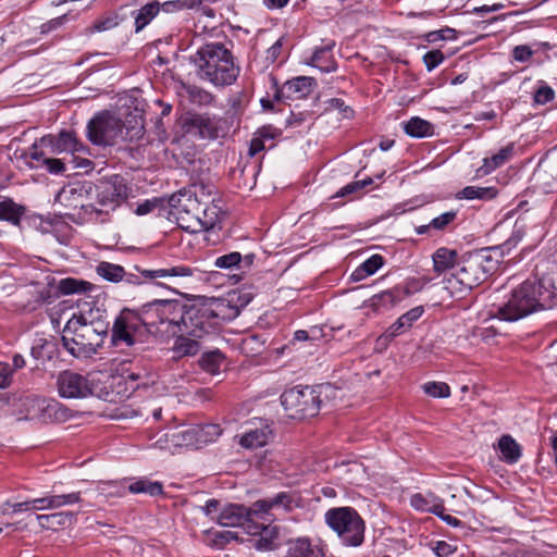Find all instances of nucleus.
Returning <instances> with one entry per match:
<instances>
[{"label":"nucleus","instance_id":"48","mask_svg":"<svg viewBox=\"0 0 557 557\" xmlns=\"http://www.w3.org/2000/svg\"><path fill=\"white\" fill-rule=\"evenodd\" d=\"M457 216V212L451 210V211H447L436 218H434L432 221H431V226L433 230H436V231H443L445 230L450 223H453L455 221Z\"/></svg>","mask_w":557,"mask_h":557},{"label":"nucleus","instance_id":"29","mask_svg":"<svg viewBox=\"0 0 557 557\" xmlns=\"http://www.w3.org/2000/svg\"><path fill=\"white\" fill-rule=\"evenodd\" d=\"M497 447L500 451V459L507 463H516L521 457V446L511 435H503L498 440Z\"/></svg>","mask_w":557,"mask_h":557},{"label":"nucleus","instance_id":"15","mask_svg":"<svg viewBox=\"0 0 557 557\" xmlns=\"http://www.w3.org/2000/svg\"><path fill=\"white\" fill-rule=\"evenodd\" d=\"M218 523L222 527H242L248 534L257 535L260 525L248 521V509L244 505L230 504L224 507L218 516Z\"/></svg>","mask_w":557,"mask_h":557},{"label":"nucleus","instance_id":"24","mask_svg":"<svg viewBox=\"0 0 557 557\" xmlns=\"http://www.w3.org/2000/svg\"><path fill=\"white\" fill-rule=\"evenodd\" d=\"M194 425L188 426H177L171 433H166L165 436L168 442L171 443L173 447H196L197 441L195 435Z\"/></svg>","mask_w":557,"mask_h":557},{"label":"nucleus","instance_id":"30","mask_svg":"<svg viewBox=\"0 0 557 557\" xmlns=\"http://www.w3.org/2000/svg\"><path fill=\"white\" fill-rule=\"evenodd\" d=\"M260 525V530L257 534L259 539L253 541V547L258 550H272L276 547L275 541L278 536V530L273 525Z\"/></svg>","mask_w":557,"mask_h":557},{"label":"nucleus","instance_id":"5","mask_svg":"<svg viewBox=\"0 0 557 557\" xmlns=\"http://www.w3.org/2000/svg\"><path fill=\"white\" fill-rule=\"evenodd\" d=\"M191 63L202 81L215 87L232 85L238 77L240 69L234 62L232 52L221 42H210L201 46L194 55Z\"/></svg>","mask_w":557,"mask_h":557},{"label":"nucleus","instance_id":"27","mask_svg":"<svg viewBox=\"0 0 557 557\" xmlns=\"http://www.w3.org/2000/svg\"><path fill=\"white\" fill-rule=\"evenodd\" d=\"M160 13L159 1L153 0L132 12L135 32L143 30Z\"/></svg>","mask_w":557,"mask_h":557},{"label":"nucleus","instance_id":"13","mask_svg":"<svg viewBox=\"0 0 557 557\" xmlns=\"http://www.w3.org/2000/svg\"><path fill=\"white\" fill-rule=\"evenodd\" d=\"M88 374L83 375L70 370L58 374L57 387L62 398L76 399L89 397L90 389H88Z\"/></svg>","mask_w":557,"mask_h":557},{"label":"nucleus","instance_id":"32","mask_svg":"<svg viewBox=\"0 0 557 557\" xmlns=\"http://www.w3.org/2000/svg\"><path fill=\"white\" fill-rule=\"evenodd\" d=\"M215 0H171L159 2L160 12L175 13L183 10L198 9L202 3H213Z\"/></svg>","mask_w":557,"mask_h":557},{"label":"nucleus","instance_id":"59","mask_svg":"<svg viewBox=\"0 0 557 557\" xmlns=\"http://www.w3.org/2000/svg\"><path fill=\"white\" fill-rule=\"evenodd\" d=\"M183 191L197 193L200 200L213 201L211 199L212 188L210 186H205L203 184H195L191 188L184 189Z\"/></svg>","mask_w":557,"mask_h":557},{"label":"nucleus","instance_id":"11","mask_svg":"<svg viewBox=\"0 0 557 557\" xmlns=\"http://www.w3.org/2000/svg\"><path fill=\"white\" fill-rule=\"evenodd\" d=\"M123 374H115L111 372H91L88 373V389L89 396H95L99 399L115 403L119 398L127 395L128 387H123Z\"/></svg>","mask_w":557,"mask_h":557},{"label":"nucleus","instance_id":"42","mask_svg":"<svg viewBox=\"0 0 557 557\" xmlns=\"http://www.w3.org/2000/svg\"><path fill=\"white\" fill-rule=\"evenodd\" d=\"M496 191L492 187L467 186L459 194V198L465 199H492Z\"/></svg>","mask_w":557,"mask_h":557},{"label":"nucleus","instance_id":"62","mask_svg":"<svg viewBox=\"0 0 557 557\" xmlns=\"http://www.w3.org/2000/svg\"><path fill=\"white\" fill-rule=\"evenodd\" d=\"M423 313L422 307H414L404 313L400 319L405 323V327H410L414 321H417Z\"/></svg>","mask_w":557,"mask_h":557},{"label":"nucleus","instance_id":"14","mask_svg":"<svg viewBox=\"0 0 557 557\" xmlns=\"http://www.w3.org/2000/svg\"><path fill=\"white\" fill-rule=\"evenodd\" d=\"M533 181L544 193L557 190V148L540 161L533 173Z\"/></svg>","mask_w":557,"mask_h":557},{"label":"nucleus","instance_id":"23","mask_svg":"<svg viewBox=\"0 0 557 557\" xmlns=\"http://www.w3.org/2000/svg\"><path fill=\"white\" fill-rule=\"evenodd\" d=\"M200 338L201 337H193L188 334L180 333L172 347L175 358L197 355L200 350Z\"/></svg>","mask_w":557,"mask_h":557},{"label":"nucleus","instance_id":"53","mask_svg":"<svg viewBox=\"0 0 557 557\" xmlns=\"http://www.w3.org/2000/svg\"><path fill=\"white\" fill-rule=\"evenodd\" d=\"M444 61V54L440 50H432L424 54L423 62L428 71L434 70Z\"/></svg>","mask_w":557,"mask_h":557},{"label":"nucleus","instance_id":"26","mask_svg":"<svg viewBox=\"0 0 557 557\" xmlns=\"http://www.w3.org/2000/svg\"><path fill=\"white\" fill-rule=\"evenodd\" d=\"M271 435L272 431L269 425H262L261 428L247 431L240 437L239 444L250 449L259 448L268 444Z\"/></svg>","mask_w":557,"mask_h":557},{"label":"nucleus","instance_id":"56","mask_svg":"<svg viewBox=\"0 0 557 557\" xmlns=\"http://www.w3.org/2000/svg\"><path fill=\"white\" fill-rule=\"evenodd\" d=\"M533 50L527 45L516 46L512 50V57L518 62H527L533 55Z\"/></svg>","mask_w":557,"mask_h":557},{"label":"nucleus","instance_id":"36","mask_svg":"<svg viewBox=\"0 0 557 557\" xmlns=\"http://www.w3.org/2000/svg\"><path fill=\"white\" fill-rule=\"evenodd\" d=\"M127 490L134 494H147L150 496H157L162 494L163 486L158 481H150L148 479H140L128 485Z\"/></svg>","mask_w":557,"mask_h":557},{"label":"nucleus","instance_id":"50","mask_svg":"<svg viewBox=\"0 0 557 557\" xmlns=\"http://www.w3.org/2000/svg\"><path fill=\"white\" fill-rule=\"evenodd\" d=\"M83 188L82 187H75V186H65L63 187L57 195L55 197V201L60 202V203H65V205H69V206H72L73 202H72V198L78 194L81 195Z\"/></svg>","mask_w":557,"mask_h":557},{"label":"nucleus","instance_id":"45","mask_svg":"<svg viewBox=\"0 0 557 557\" xmlns=\"http://www.w3.org/2000/svg\"><path fill=\"white\" fill-rule=\"evenodd\" d=\"M248 509V521H252L251 517L265 518L270 515L271 506L269 499H259L255 502Z\"/></svg>","mask_w":557,"mask_h":557},{"label":"nucleus","instance_id":"54","mask_svg":"<svg viewBox=\"0 0 557 557\" xmlns=\"http://www.w3.org/2000/svg\"><path fill=\"white\" fill-rule=\"evenodd\" d=\"M42 166H45L51 174H61L66 171L65 161L60 159H42Z\"/></svg>","mask_w":557,"mask_h":557},{"label":"nucleus","instance_id":"28","mask_svg":"<svg viewBox=\"0 0 557 557\" xmlns=\"http://www.w3.org/2000/svg\"><path fill=\"white\" fill-rule=\"evenodd\" d=\"M36 519L42 529L57 530L60 527L71 524L75 520L72 511H59L49 515H37Z\"/></svg>","mask_w":557,"mask_h":557},{"label":"nucleus","instance_id":"17","mask_svg":"<svg viewBox=\"0 0 557 557\" xmlns=\"http://www.w3.org/2000/svg\"><path fill=\"white\" fill-rule=\"evenodd\" d=\"M23 406L26 408L28 414L36 416V410L42 411V419L60 420L63 418L64 412L59 403L54 400H46L39 396L26 397Z\"/></svg>","mask_w":557,"mask_h":557},{"label":"nucleus","instance_id":"37","mask_svg":"<svg viewBox=\"0 0 557 557\" xmlns=\"http://www.w3.org/2000/svg\"><path fill=\"white\" fill-rule=\"evenodd\" d=\"M97 273L104 280L113 283L123 281L125 270L123 267L110 262L102 261L97 265Z\"/></svg>","mask_w":557,"mask_h":557},{"label":"nucleus","instance_id":"35","mask_svg":"<svg viewBox=\"0 0 557 557\" xmlns=\"http://www.w3.org/2000/svg\"><path fill=\"white\" fill-rule=\"evenodd\" d=\"M95 286L84 280L67 277L59 282L58 289L63 295H70L75 293H86L94 289Z\"/></svg>","mask_w":557,"mask_h":557},{"label":"nucleus","instance_id":"7","mask_svg":"<svg viewBox=\"0 0 557 557\" xmlns=\"http://www.w3.org/2000/svg\"><path fill=\"white\" fill-rule=\"evenodd\" d=\"M324 519L345 546L357 547L363 543L364 521L354 508H331L325 512Z\"/></svg>","mask_w":557,"mask_h":557},{"label":"nucleus","instance_id":"44","mask_svg":"<svg viewBox=\"0 0 557 557\" xmlns=\"http://www.w3.org/2000/svg\"><path fill=\"white\" fill-rule=\"evenodd\" d=\"M422 388L425 394L432 397L446 398L450 395V388L444 382H428Z\"/></svg>","mask_w":557,"mask_h":557},{"label":"nucleus","instance_id":"43","mask_svg":"<svg viewBox=\"0 0 557 557\" xmlns=\"http://www.w3.org/2000/svg\"><path fill=\"white\" fill-rule=\"evenodd\" d=\"M271 509L280 510L282 509L284 512L292 510L293 505L295 503V498L290 493L281 492L275 496L268 498Z\"/></svg>","mask_w":557,"mask_h":557},{"label":"nucleus","instance_id":"57","mask_svg":"<svg viewBox=\"0 0 557 557\" xmlns=\"http://www.w3.org/2000/svg\"><path fill=\"white\" fill-rule=\"evenodd\" d=\"M327 109L337 110L343 113L344 117H350L352 115V110L345 104V102L339 98H332L327 100Z\"/></svg>","mask_w":557,"mask_h":557},{"label":"nucleus","instance_id":"6","mask_svg":"<svg viewBox=\"0 0 557 557\" xmlns=\"http://www.w3.org/2000/svg\"><path fill=\"white\" fill-rule=\"evenodd\" d=\"M106 330H99L85 310L67 321L62 335L63 347L74 357L87 358L96 354L103 343Z\"/></svg>","mask_w":557,"mask_h":557},{"label":"nucleus","instance_id":"8","mask_svg":"<svg viewBox=\"0 0 557 557\" xmlns=\"http://www.w3.org/2000/svg\"><path fill=\"white\" fill-rule=\"evenodd\" d=\"M323 387L295 386L281 395V404L294 419H306L318 414Z\"/></svg>","mask_w":557,"mask_h":557},{"label":"nucleus","instance_id":"25","mask_svg":"<svg viewBox=\"0 0 557 557\" xmlns=\"http://www.w3.org/2000/svg\"><path fill=\"white\" fill-rule=\"evenodd\" d=\"M434 271L444 273L446 271L454 272L457 261V251L446 247L438 248L432 256Z\"/></svg>","mask_w":557,"mask_h":557},{"label":"nucleus","instance_id":"63","mask_svg":"<svg viewBox=\"0 0 557 557\" xmlns=\"http://www.w3.org/2000/svg\"><path fill=\"white\" fill-rule=\"evenodd\" d=\"M65 18H66V14L55 17V18H52V20L48 21L47 23H44L40 26V33L48 34L49 32L61 27L64 24Z\"/></svg>","mask_w":557,"mask_h":557},{"label":"nucleus","instance_id":"3","mask_svg":"<svg viewBox=\"0 0 557 557\" xmlns=\"http://www.w3.org/2000/svg\"><path fill=\"white\" fill-rule=\"evenodd\" d=\"M554 307L553 292L540 281L527 280L512 289L508 300L492 313L506 322H516Z\"/></svg>","mask_w":557,"mask_h":557},{"label":"nucleus","instance_id":"58","mask_svg":"<svg viewBox=\"0 0 557 557\" xmlns=\"http://www.w3.org/2000/svg\"><path fill=\"white\" fill-rule=\"evenodd\" d=\"M58 508L77 504L82 500L79 492L55 495Z\"/></svg>","mask_w":557,"mask_h":557},{"label":"nucleus","instance_id":"34","mask_svg":"<svg viewBox=\"0 0 557 557\" xmlns=\"http://www.w3.org/2000/svg\"><path fill=\"white\" fill-rule=\"evenodd\" d=\"M197 448L201 445L214 442L222 433V429L219 424H205V425H194Z\"/></svg>","mask_w":557,"mask_h":557},{"label":"nucleus","instance_id":"38","mask_svg":"<svg viewBox=\"0 0 557 557\" xmlns=\"http://www.w3.org/2000/svg\"><path fill=\"white\" fill-rule=\"evenodd\" d=\"M23 213V208L17 206L12 199L5 198L0 201V220L18 224Z\"/></svg>","mask_w":557,"mask_h":557},{"label":"nucleus","instance_id":"61","mask_svg":"<svg viewBox=\"0 0 557 557\" xmlns=\"http://www.w3.org/2000/svg\"><path fill=\"white\" fill-rule=\"evenodd\" d=\"M238 536L233 531H221L214 533L213 542L216 546L223 547L226 543L237 540Z\"/></svg>","mask_w":557,"mask_h":557},{"label":"nucleus","instance_id":"22","mask_svg":"<svg viewBox=\"0 0 557 557\" xmlns=\"http://www.w3.org/2000/svg\"><path fill=\"white\" fill-rule=\"evenodd\" d=\"M50 141L53 143L54 151L57 152H71V156L76 152H85V146L78 141L75 133L69 131H62L59 133L58 137Z\"/></svg>","mask_w":557,"mask_h":557},{"label":"nucleus","instance_id":"20","mask_svg":"<svg viewBox=\"0 0 557 557\" xmlns=\"http://www.w3.org/2000/svg\"><path fill=\"white\" fill-rule=\"evenodd\" d=\"M283 557H324L319 546H313L308 537H298L287 542V550Z\"/></svg>","mask_w":557,"mask_h":557},{"label":"nucleus","instance_id":"31","mask_svg":"<svg viewBox=\"0 0 557 557\" xmlns=\"http://www.w3.org/2000/svg\"><path fill=\"white\" fill-rule=\"evenodd\" d=\"M384 264V259L381 255H373L364 262H362L352 273L351 278L355 282L362 281L368 276L374 274Z\"/></svg>","mask_w":557,"mask_h":557},{"label":"nucleus","instance_id":"2","mask_svg":"<svg viewBox=\"0 0 557 557\" xmlns=\"http://www.w3.org/2000/svg\"><path fill=\"white\" fill-rule=\"evenodd\" d=\"M502 256L499 247H487L463 255L455 271L445 277L444 288L451 297H463L497 270Z\"/></svg>","mask_w":557,"mask_h":557},{"label":"nucleus","instance_id":"52","mask_svg":"<svg viewBox=\"0 0 557 557\" xmlns=\"http://www.w3.org/2000/svg\"><path fill=\"white\" fill-rule=\"evenodd\" d=\"M555 97L553 88L546 84H542L534 94V102L537 104H545L552 101Z\"/></svg>","mask_w":557,"mask_h":557},{"label":"nucleus","instance_id":"41","mask_svg":"<svg viewBox=\"0 0 557 557\" xmlns=\"http://www.w3.org/2000/svg\"><path fill=\"white\" fill-rule=\"evenodd\" d=\"M186 91L190 102L194 104L208 107L214 102V96L201 87L191 85L186 88Z\"/></svg>","mask_w":557,"mask_h":557},{"label":"nucleus","instance_id":"19","mask_svg":"<svg viewBox=\"0 0 557 557\" xmlns=\"http://www.w3.org/2000/svg\"><path fill=\"white\" fill-rule=\"evenodd\" d=\"M335 46L334 41H329L326 45L315 48L310 61L307 64L319 69L321 72L331 73L336 71L337 65L332 54V49Z\"/></svg>","mask_w":557,"mask_h":557},{"label":"nucleus","instance_id":"10","mask_svg":"<svg viewBox=\"0 0 557 557\" xmlns=\"http://www.w3.org/2000/svg\"><path fill=\"white\" fill-rule=\"evenodd\" d=\"M131 190L127 180L122 175L114 174L99 180L96 184V200L102 209H95V211L115 210L128 199Z\"/></svg>","mask_w":557,"mask_h":557},{"label":"nucleus","instance_id":"40","mask_svg":"<svg viewBox=\"0 0 557 557\" xmlns=\"http://www.w3.org/2000/svg\"><path fill=\"white\" fill-rule=\"evenodd\" d=\"M223 361V355L220 352V350L216 349L205 352L199 360V364L206 372L210 374H216L219 373Z\"/></svg>","mask_w":557,"mask_h":557},{"label":"nucleus","instance_id":"49","mask_svg":"<svg viewBox=\"0 0 557 557\" xmlns=\"http://www.w3.org/2000/svg\"><path fill=\"white\" fill-rule=\"evenodd\" d=\"M372 182L373 181L371 177L351 182V183L347 184L346 186H344L343 188H341L339 191H337L336 196L345 197L347 195L354 194V193L361 190L362 188L371 185Z\"/></svg>","mask_w":557,"mask_h":557},{"label":"nucleus","instance_id":"16","mask_svg":"<svg viewBox=\"0 0 557 557\" xmlns=\"http://www.w3.org/2000/svg\"><path fill=\"white\" fill-rule=\"evenodd\" d=\"M219 120L207 114L193 115L186 123L189 133L202 139H216L220 136Z\"/></svg>","mask_w":557,"mask_h":557},{"label":"nucleus","instance_id":"4","mask_svg":"<svg viewBox=\"0 0 557 557\" xmlns=\"http://www.w3.org/2000/svg\"><path fill=\"white\" fill-rule=\"evenodd\" d=\"M171 215L177 225L190 233L213 228L219 222L221 208L213 201H203L197 193L178 191L169 199Z\"/></svg>","mask_w":557,"mask_h":557},{"label":"nucleus","instance_id":"51","mask_svg":"<svg viewBox=\"0 0 557 557\" xmlns=\"http://www.w3.org/2000/svg\"><path fill=\"white\" fill-rule=\"evenodd\" d=\"M371 307L377 309L382 306H392L395 301V297L392 292L385 290L370 298Z\"/></svg>","mask_w":557,"mask_h":557},{"label":"nucleus","instance_id":"12","mask_svg":"<svg viewBox=\"0 0 557 557\" xmlns=\"http://www.w3.org/2000/svg\"><path fill=\"white\" fill-rule=\"evenodd\" d=\"M89 140L95 145H113L121 136L123 124L121 120L110 114H100L90 120L87 127Z\"/></svg>","mask_w":557,"mask_h":557},{"label":"nucleus","instance_id":"33","mask_svg":"<svg viewBox=\"0 0 557 557\" xmlns=\"http://www.w3.org/2000/svg\"><path fill=\"white\" fill-rule=\"evenodd\" d=\"M404 129L411 137H426L433 134V126L430 122L418 116L411 117L405 123Z\"/></svg>","mask_w":557,"mask_h":557},{"label":"nucleus","instance_id":"1","mask_svg":"<svg viewBox=\"0 0 557 557\" xmlns=\"http://www.w3.org/2000/svg\"><path fill=\"white\" fill-rule=\"evenodd\" d=\"M138 323L154 334L185 333L193 337H203L218 330L219 314L210 305L200 300L183 302L158 299L144 305L138 314L122 311L113 324L112 341L132 346Z\"/></svg>","mask_w":557,"mask_h":557},{"label":"nucleus","instance_id":"64","mask_svg":"<svg viewBox=\"0 0 557 557\" xmlns=\"http://www.w3.org/2000/svg\"><path fill=\"white\" fill-rule=\"evenodd\" d=\"M434 552L438 557H448L454 554L455 548L450 544L440 541L436 543Z\"/></svg>","mask_w":557,"mask_h":557},{"label":"nucleus","instance_id":"47","mask_svg":"<svg viewBox=\"0 0 557 557\" xmlns=\"http://www.w3.org/2000/svg\"><path fill=\"white\" fill-rule=\"evenodd\" d=\"M120 374L124 375L123 387H127L126 384L128 382H131L132 391H134L137 386H139V384L137 382L148 377V372L146 370H140V371L123 370Z\"/></svg>","mask_w":557,"mask_h":557},{"label":"nucleus","instance_id":"9","mask_svg":"<svg viewBox=\"0 0 557 557\" xmlns=\"http://www.w3.org/2000/svg\"><path fill=\"white\" fill-rule=\"evenodd\" d=\"M136 270L138 273L125 272L123 281L131 285H140L146 281L162 278L174 284L186 285L202 280V272L198 268L189 267L184 263L156 270H140L136 267Z\"/></svg>","mask_w":557,"mask_h":557},{"label":"nucleus","instance_id":"21","mask_svg":"<svg viewBox=\"0 0 557 557\" xmlns=\"http://www.w3.org/2000/svg\"><path fill=\"white\" fill-rule=\"evenodd\" d=\"M515 152V144L510 143L505 147L500 148L498 152L494 153L491 157L483 159L482 166L479 168L478 173L481 175H487L494 170L500 168L506 162H508Z\"/></svg>","mask_w":557,"mask_h":557},{"label":"nucleus","instance_id":"46","mask_svg":"<svg viewBox=\"0 0 557 557\" xmlns=\"http://www.w3.org/2000/svg\"><path fill=\"white\" fill-rule=\"evenodd\" d=\"M242 255L239 252H230L227 255L218 257L214 261L215 267L220 269H232L234 267L240 268Z\"/></svg>","mask_w":557,"mask_h":557},{"label":"nucleus","instance_id":"18","mask_svg":"<svg viewBox=\"0 0 557 557\" xmlns=\"http://www.w3.org/2000/svg\"><path fill=\"white\" fill-rule=\"evenodd\" d=\"M313 78L299 76L284 84L282 89L276 90L274 98L281 100L287 99H301L308 96L312 90Z\"/></svg>","mask_w":557,"mask_h":557},{"label":"nucleus","instance_id":"55","mask_svg":"<svg viewBox=\"0 0 557 557\" xmlns=\"http://www.w3.org/2000/svg\"><path fill=\"white\" fill-rule=\"evenodd\" d=\"M55 495L33 499V510L57 509Z\"/></svg>","mask_w":557,"mask_h":557},{"label":"nucleus","instance_id":"39","mask_svg":"<svg viewBox=\"0 0 557 557\" xmlns=\"http://www.w3.org/2000/svg\"><path fill=\"white\" fill-rule=\"evenodd\" d=\"M120 24V17L116 13H110L96 20L90 26L86 27L84 34L89 36L95 33L110 30Z\"/></svg>","mask_w":557,"mask_h":557},{"label":"nucleus","instance_id":"60","mask_svg":"<svg viewBox=\"0 0 557 557\" xmlns=\"http://www.w3.org/2000/svg\"><path fill=\"white\" fill-rule=\"evenodd\" d=\"M13 370L7 362H0V388H7L12 382Z\"/></svg>","mask_w":557,"mask_h":557}]
</instances>
